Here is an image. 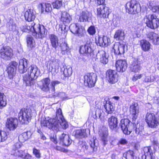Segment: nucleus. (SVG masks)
Here are the masks:
<instances>
[{
    "label": "nucleus",
    "mask_w": 159,
    "mask_h": 159,
    "mask_svg": "<svg viewBox=\"0 0 159 159\" xmlns=\"http://www.w3.org/2000/svg\"><path fill=\"white\" fill-rule=\"evenodd\" d=\"M144 75L145 77L144 81L145 82H152L155 80V78L153 75H149L147 73L145 74Z\"/></svg>",
    "instance_id": "09e8293b"
},
{
    "label": "nucleus",
    "mask_w": 159,
    "mask_h": 159,
    "mask_svg": "<svg viewBox=\"0 0 159 159\" xmlns=\"http://www.w3.org/2000/svg\"><path fill=\"white\" fill-rule=\"evenodd\" d=\"M125 8L126 12L130 14H135L141 10L140 4L136 0H131L128 2L126 4Z\"/></svg>",
    "instance_id": "20e7f679"
},
{
    "label": "nucleus",
    "mask_w": 159,
    "mask_h": 159,
    "mask_svg": "<svg viewBox=\"0 0 159 159\" xmlns=\"http://www.w3.org/2000/svg\"><path fill=\"white\" fill-rule=\"evenodd\" d=\"M96 56L98 59H100V61L103 64H106L108 62V57L106 55L105 52L103 50L99 51Z\"/></svg>",
    "instance_id": "bb28decb"
},
{
    "label": "nucleus",
    "mask_w": 159,
    "mask_h": 159,
    "mask_svg": "<svg viewBox=\"0 0 159 159\" xmlns=\"http://www.w3.org/2000/svg\"><path fill=\"white\" fill-rule=\"evenodd\" d=\"M130 112L132 123L134 124L139 113V107L137 103H134L130 106Z\"/></svg>",
    "instance_id": "ddd939ff"
},
{
    "label": "nucleus",
    "mask_w": 159,
    "mask_h": 159,
    "mask_svg": "<svg viewBox=\"0 0 159 159\" xmlns=\"http://www.w3.org/2000/svg\"><path fill=\"white\" fill-rule=\"evenodd\" d=\"M60 83V82L57 80L52 81L51 83V89L52 90L54 91H55V86L56 85Z\"/></svg>",
    "instance_id": "4d7b16f0"
},
{
    "label": "nucleus",
    "mask_w": 159,
    "mask_h": 159,
    "mask_svg": "<svg viewBox=\"0 0 159 159\" xmlns=\"http://www.w3.org/2000/svg\"><path fill=\"white\" fill-rule=\"evenodd\" d=\"M31 135V133L30 131L24 132L20 134L18 137L19 142H24L30 138Z\"/></svg>",
    "instance_id": "72a5a7b5"
},
{
    "label": "nucleus",
    "mask_w": 159,
    "mask_h": 159,
    "mask_svg": "<svg viewBox=\"0 0 159 159\" xmlns=\"http://www.w3.org/2000/svg\"><path fill=\"white\" fill-rule=\"evenodd\" d=\"M144 20L148 27L155 29L159 26V20L154 14L146 15L144 18Z\"/></svg>",
    "instance_id": "39448f33"
},
{
    "label": "nucleus",
    "mask_w": 159,
    "mask_h": 159,
    "mask_svg": "<svg viewBox=\"0 0 159 159\" xmlns=\"http://www.w3.org/2000/svg\"><path fill=\"white\" fill-rule=\"evenodd\" d=\"M92 43L90 40L87 41L86 44L80 47V52L81 54H89L93 51L92 48Z\"/></svg>",
    "instance_id": "6ab92c4d"
},
{
    "label": "nucleus",
    "mask_w": 159,
    "mask_h": 159,
    "mask_svg": "<svg viewBox=\"0 0 159 159\" xmlns=\"http://www.w3.org/2000/svg\"><path fill=\"white\" fill-rule=\"evenodd\" d=\"M22 158L25 159H30L31 158V156L28 153L25 154V155H24V156Z\"/></svg>",
    "instance_id": "69168bd1"
},
{
    "label": "nucleus",
    "mask_w": 159,
    "mask_h": 159,
    "mask_svg": "<svg viewBox=\"0 0 159 159\" xmlns=\"http://www.w3.org/2000/svg\"><path fill=\"white\" fill-rule=\"evenodd\" d=\"M32 117V111L30 109H22L18 113L19 120L22 124H27Z\"/></svg>",
    "instance_id": "423d86ee"
},
{
    "label": "nucleus",
    "mask_w": 159,
    "mask_h": 159,
    "mask_svg": "<svg viewBox=\"0 0 159 159\" xmlns=\"http://www.w3.org/2000/svg\"><path fill=\"white\" fill-rule=\"evenodd\" d=\"M143 76L142 74H136L134 75L132 80L133 81H136L138 79H140Z\"/></svg>",
    "instance_id": "680f3d73"
},
{
    "label": "nucleus",
    "mask_w": 159,
    "mask_h": 159,
    "mask_svg": "<svg viewBox=\"0 0 159 159\" xmlns=\"http://www.w3.org/2000/svg\"><path fill=\"white\" fill-rule=\"evenodd\" d=\"M106 112L108 114H111L114 110V108L112 103L110 102H107L104 106Z\"/></svg>",
    "instance_id": "ea45409f"
},
{
    "label": "nucleus",
    "mask_w": 159,
    "mask_h": 159,
    "mask_svg": "<svg viewBox=\"0 0 159 159\" xmlns=\"http://www.w3.org/2000/svg\"><path fill=\"white\" fill-rule=\"evenodd\" d=\"M7 138V133L4 131L0 130V142L4 141Z\"/></svg>",
    "instance_id": "3c124183"
},
{
    "label": "nucleus",
    "mask_w": 159,
    "mask_h": 159,
    "mask_svg": "<svg viewBox=\"0 0 159 159\" xmlns=\"http://www.w3.org/2000/svg\"><path fill=\"white\" fill-rule=\"evenodd\" d=\"M63 28L65 29L66 28L65 25H59L56 26V29L60 33H61L63 30Z\"/></svg>",
    "instance_id": "e2e57ef3"
},
{
    "label": "nucleus",
    "mask_w": 159,
    "mask_h": 159,
    "mask_svg": "<svg viewBox=\"0 0 159 159\" xmlns=\"http://www.w3.org/2000/svg\"><path fill=\"white\" fill-rule=\"evenodd\" d=\"M152 10L154 12H158L159 13V5L154 6Z\"/></svg>",
    "instance_id": "0e129e2a"
},
{
    "label": "nucleus",
    "mask_w": 159,
    "mask_h": 159,
    "mask_svg": "<svg viewBox=\"0 0 159 159\" xmlns=\"http://www.w3.org/2000/svg\"><path fill=\"white\" fill-rule=\"evenodd\" d=\"M97 106H96L95 109V117L94 118L95 119H97L98 118L101 119L102 111L99 108H97Z\"/></svg>",
    "instance_id": "864d4df0"
},
{
    "label": "nucleus",
    "mask_w": 159,
    "mask_h": 159,
    "mask_svg": "<svg viewBox=\"0 0 159 159\" xmlns=\"http://www.w3.org/2000/svg\"><path fill=\"white\" fill-rule=\"evenodd\" d=\"M21 142H18L16 143L13 146L12 150H17L16 149L19 148H20L22 145Z\"/></svg>",
    "instance_id": "13d9d810"
},
{
    "label": "nucleus",
    "mask_w": 159,
    "mask_h": 159,
    "mask_svg": "<svg viewBox=\"0 0 159 159\" xmlns=\"http://www.w3.org/2000/svg\"><path fill=\"white\" fill-rule=\"evenodd\" d=\"M28 67V61L25 58L20 59L19 61V70L20 73H24L27 70L28 75L36 79L40 74V70L36 66L32 65Z\"/></svg>",
    "instance_id": "7ed1b4c3"
},
{
    "label": "nucleus",
    "mask_w": 159,
    "mask_h": 159,
    "mask_svg": "<svg viewBox=\"0 0 159 159\" xmlns=\"http://www.w3.org/2000/svg\"><path fill=\"white\" fill-rule=\"evenodd\" d=\"M62 1L56 0L52 3L53 7L54 8L58 9L62 6Z\"/></svg>",
    "instance_id": "8fccbe9b"
},
{
    "label": "nucleus",
    "mask_w": 159,
    "mask_h": 159,
    "mask_svg": "<svg viewBox=\"0 0 159 159\" xmlns=\"http://www.w3.org/2000/svg\"><path fill=\"white\" fill-rule=\"evenodd\" d=\"M40 5L42 8V12H48L52 10L51 4L50 3H41Z\"/></svg>",
    "instance_id": "4c0bfd02"
},
{
    "label": "nucleus",
    "mask_w": 159,
    "mask_h": 159,
    "mask_svg": "<svg viewBox=\"0 0 159 159\" xmlns=\"http://www.w3.org/2000/svg\"><path fill=\"white\" fill-rule=\"evenodd\" d=\"M24 151L22 150H12L11 154L16 157H20L22 158L25 155Z\"/></svg>",
    "instance_id": "de8ad7c7"
},
{
    "label": "nucleus",
    "mask_w": 159,
    "mask_h": 159,
    "mask_svg": "<svg viewBox=\"0 0 159 159\" xmlns=\"http://www.w3.org/2000/svg\"><path fill=\"white\" fill-rule=\"evenodd\" d=\"M125 37L124 31L122 30H117L115 33L114 38L118 40H123Z\"/></svg>",
    "instance_id": "f704fd0d"
},
{
    "label": "nucleus",
    "mask_w": 159,
    "mask_h": 159,
    "mask_svg": "<svg viewBox=\"0 0 159 159\" xmlns=\"http://www.w3.org/2000/svg\"><path fill=\"white\" fill-rule=\"evenodd\" d=\"M116 66L117 70L120 72H123L125 71L127 67L126 60H119L116 61Z\"/></svg>",
    "instance_id": "412c9836"
},
{
    "label": "nucleus",
    "mask_w": 159,
    "mask_h": 159,
    "mask_svg": "<svg viewBox=\"0 0 159 159\" xmlns=\"http://www.w3.org/2000/svg\"><path fill=\"white\" fill-rule=\"evenodd\" d=\"M60 20L64 24H69L72 20V18L67 12L64 11L61 13Z\"/></svg>",
    "instance_id": "cd10ccee"
},
{
    "label": "nucleus",
    "mask_w": 159,
    "mask_h": 159,
    "mask_svg": "<svg viewBox=\"0 0 159 159\" xmlns=\"http://www.w3.org/2000/svg\"><path fill=\"white\" fill-rule=\"evenodd\" d=\"M140 46L143 51L148 52L151 49V45L148 41L143 39L140 41Z\"/></svg>",
    "instance_id": "473e14b6"
},
{
    "label": "nucleus",
    "mask_w": 159,
    "mask_h": 159,
    "mask_svg": "<svg viewBox=\"0 0 159 159\" xmlns=\"http://www.w3.org/2000/svg\"><path fill=\"white\" fill-rule=\"evenodd\" d=\"M59 139L62 145L67 146H69L72 142V140L70 139L69 135L64 133L60 136Z\"/></svg>",
    "instance_id": "a878e982"
},
{
    "label": "nucleus",
    "mask_w": 159,
    "mask_h": 159,
    "mask_svg": "<svg viewBox=\"0 0 159 159\" xmlns=\"http://www.w3.org/2000/svg\"><path fill=\"white\" fill-rule=\"evenodd\" d=\"M145 120L150 127L155 128L159 124L158 118L152 113H148L146 116Z\"/></svg>",
    "instance_id": "6e6552de"
},
{
    "label": "nucleus",
    "mask_w": 159,
    "mask_h": 159,
    "mask_svg": "<svg viewBox=\"0 0 159 159\" xmlns=\"http://www.w3.org/2000/svg\"><path fill=\"white\" fill-rule=\"evenodd\" d=\"M60 61L55 59L52 61L50 63V66L52 68L51 72L52 74H56L59 71Z\"/></svg>",
    "instance_id": "c85d7f7f"
},
{
    "label": "nucleus",
    "mask_w": 159,
    "mask_h": 159,
    "mask_svg": "<svg viewBox=\"0 0 159 159\" xmlns=\"http://www.w3.org/2000/svg\"><path fill=\"white\" fill-rule=\"evenodd\" d=\"M7 27L10 30L15 31L16 30V25L12 20H10L7 24Z\"/></svg>",
    "instance_id": "a18cd8bd"
},
{
    "label": "nucleus",
    "mask_w": 159,
    "mask_h": 159,
    "mask_svg": "<svg viewBox=\"0 0 159 159\" xmlns=\"http://www.w3.org/2000/svg\"><path fill=\"white\" fill-rule=\"evenodd\" d=\"M107 121L108 125L111 129L115 130L117 129L118 121L116 117L111 116L108 118Z\"/></svg>",
    "instance_id": "5701e85b"
},
{
    "label": "nucleus",
    "mask_w": 159,
    "mask_h": 159,
    "mask_svg": "<svg viewBox=\"0 0 159 159\" xmlns=\"http://www.w3.org/2000/svg\"><path fill=\"white\" fill-rule=\"evenodd\" d=\"M56 117L55 118L48 117L42 120L41 122L42 126H46L49 129L57 131L60 127L66 129L68 127V125L63 118L62 111L60 108L57 109Z\"/></svg>",
    "instance_id": "f257e3e1"
},
{
    "label": "nucleus",
    "mask_w": 159,
    "mask_h": 159,
    "mask_svg": "<svg viewBox=\"0 0 159 159\" xmlns=\"http://www.w3.org/2000/svg\"><path fill=\"white\" fill-rule=\"evenodd\" d=\"M129 124L130 121L127 119H122L120 120L119 127L125 134H129L132 131L131 128L133 126L129 125Z\"/></svg>",
    "instance_id": "9d476101"
},
{
    "label": "nucleus",
    "mask_w": 159,
    "mask_h": 159,
    "mask_svg": "<svg viewBox=\"0 0 159 159\" xmlns=\"http://www.w3.org/2000/svg\"><path fill=\"white\" fill-rule=\"evenodd\" d=\"M36 79L28 75H24L23 77V81L27 86H31L34 85L35 83V80Z\"/></svg>",
    "instance_id": "2f4dec72"
},
{
    "label": "nucleus",
    "mask_w": 159,
    "mask_h": 159,
    "mask_svg": "<svg viewBox=\"0 0 159 159\" xmlns=\"http://www.w3.org/2000/svg\"><path fill=\"white\" fill-rule=\"evenodd\" d=\"M88 33L90 35H93L95 34L96 30L95 27L93 26H90L88 30Z\"/></svg>",
    "instance_id": "6e6d98bb"
},
{
    "label": "nucleus",
    "mask_w": 159,
    "mask_h": 159,
    "mask_svg": "<svg viewBox=\"0 0 159 159\" xmlns=\"http://www.w3.org/2000/svg\"><path fill=\"white\" fill-rule=\"evenodd\" d=\"M50 81V79L48 78L43 79L41 80L42 84L41 88L42 90L45 92H48L49 91Z\"/></svg>",
    "instance_id": "c756f323"
},
{
    "label": "nucleus",
    "mask_w": 159,
    "mask_h": 159,
    "mask_svg": "<svg viewBox=\"0 0 159 159\" xmlns=\"http://www.w3.org/2000/svg\"><path fill=\"white\" fill-rule=\"evenodd\" d=\"M72 72V68L70 66H68L64 68L63 74L64 76L68 77L71 75Z\"/></svg>",
    "instance_id": "79ce46f5"
},
{
    "label": "nucleus",
    "mask_w": 159,
    "mask_h": 159,
    "mask_svg": "<svg viewBox=\"0 0 159 159\" xmlns=\"http://www.w3.org/2000/svg\"><path fill=\"white\" fill-rule=\"evenodd\" d=\"M109 13V8L104 5H102L97 9V15L99 18H108Z\"/></svg>",
    "instance_id": "f3484780"
},
{
    "label": "nucleus",
    "mask_w": 159,
    "mask_h": 159,
    "mask_svg": "<svg viewBox=\"0 0 159 159\" xmlns=\"http://www.w3.org/2000/svg\"><path fill=\"white\" fill-rule=\"evenodd\" d=\"M20 28L24 32L31 31L32 35L37 39L43 38L46 36L47 34V30L43 25L34 23H32L30 25H22Z\"/></svg>",
    "instance_id": "f03ea898"
},
{
    "label": "nucleus",
    "mask_w": 159,
    "mask_h": 159,
    "mask_svg": "<svg viewBox=\"0 0 159 159\" xmlns=\"http://www.w3.org/2000/svg\"><path fill=\"white\" fill-rule=\"evenodd\" d=\"M7 104L5 96L2 93H0V107H5Z\"/></svg>",
    "instance_id": "49530a36"
},
{
    "label": "nucleus",
    "mask_w": 159,
    "mask_h": 159,
    "mask_svg": "<svg viewBox=\"0 0 159 159\" xmlns=\"http://www.w3.org/2000/svg\"><path fill=\"white\" fill-rule=\"evenodd\" d=\"M152 143L153 145L156 146L158 147L159 146V143H158L157 141L156 140H152Z\"/></svg>",
    "instance_id": "338daca9"
},
{
    "label": "nucleus",
    "mask_w": 159,
    "mask_h": 159,
    "mask_svg": "<svg viewBox=\"0 0 159 159\" xmlns=\"http://www.w3.org/2000/svg\"><path fill=\"white\" fill-rule=\"evenodd\" d=\"M96 43L98 46L101 47H106L108 45V37L105 36L102 37L98 36L96 38Z\"/></svg>",
    "instance_id": "4be33fe9"
},
{
    "label": "nucleus",
    "mask_w": 159,
    "mask_h": 159,
    "mask_svg": "<svg viewBox=\"0 0 159 159\" xmlns=\"http://www.w3.org/2000/svg\"><path fill=\"white\" fill-rule=\"evenodd\" d=\"M35 11L33 9H30L27 10L25 13V19L28 21H31L34 20L36 17Z\"/></svg>",
    "instance_id": "b1692460"
},
{
    "label": "nucleus",
    "mask_w": 159,
    "mask_h": 159,
    "mask_svg": "<svg viewBox=\"0 0 159 159\" xmlns=\"http://www.w3.org/2000/svg\"><path fill=\"white\" fill-rule=\"evenodd\" d=\"M118 77L117 73L115 70H109L106 72V78L110 83L113 84L117 82Z\"/></svg>",
    "instance_id": "4468645a"
},
{
    "label": "nucleus",
    "mask_w": 159,
    "mask_h": 159,
    "mask_svg": "<svg viewBox=\"0 0 159 159\" xmlns=\"http://www.w3.org/2000/svg\"><path fill=\"white\" fill-rule=\"evenodd\" d=\"M61 53L62 54H67L70 51V48L68 44L66 42H64L61 45Z\"/></svg>",
    "instance_id": "58836bf2"
},
{
    "label": "nucleus",
    "mask_w": 159,
    "mask_h": 159,
    "mask_svg": "<svg viewBox=\"0 0 159 159\" xmlns=\"http://www.w3.org/2000/svg\"><path fill=\"white\" fill-rule=\"evenodd\" d=\"M49 39L52 47L55 49H56L59 44L57 37L54 34H50L49 35Z\"/></svg>",
    "instance_id": "7c9ffc66"
},
{
    "label": "nucleus",
    "mask_w": 159,
    "mask_h": 159,
    "mask_svg": "<svg viewBox=\"0 0 159 159\" xmlns=\"http://www.w3.org/2000/svg\"><path fill=\"white\" fill-rule=\"evenodd\" d=\"M97 75L96 74L90 73L87 74L84 76V82L87 83L90 87H93L97 81Z\"/></svg>",
    "instance_id": "2eb2a0df"
},
{
    "label": "nucleus",
    "mask_w": 159,
    "mask_h": 159,
    "mask_svg": "<svg viewBox=\"0 0 159 159\" xmlns=\"http://www.w3.org/2000/svg\"><path fill=\"white\" fill-rule=\"evenodd\" d=\"M75 137L77 138H82L84 137L86 135V130L85 129H78L74 132Z\"/></svg>",
    "instance_id": "e433bc0d"
},
{
    "label": "nucleus",
    "mask_w": 159,
    "mask_h": 159,
    "mask_svg": "<svg viewBox=\"0 0 159 159\" xmlns=\"http://www.w3.org/2000/svg\"><path fill=\"white\" fill-rule=\"evenodd\" d=\"M26 40L27 47L30 49H31L35 47V43L34 39L31 36H27Z\"/></svg>",
    "instance_id": "c9c22d12"
},
{
    "label": "nucleus",
    "mask_w": 159,
    "mask_h": 159,
    "mask_svg": "<svg viewBox=\"0 0 159 159\" xmlns=\"http://www.w3.org/2000/svg\"><path fill=\"white\" fill-rule=\"evenodd\" d=\"M143 129L142 126H141L140 125H137L135 129V132L136 134L138 135L141 134Z\"/></svg>",
    "instance_id": "5fc2aeb1"
},
{
    "label": "nucleus",
    "mask_w": 159,
    "mask_h": 159,
    "mask_svg": "<svg viewBox=\"0 0 159 159\" xmlns=\"http://www.w3.org/2000/svg\"><path fill=\"white\" fill-rule=\"evenodd\" d=\"M18 125V121L16 118H10L7 119L6 126L10 130L16 129Z\"/></svg>",
    "instance_id": "aec40b11"
},
{
    "label": "nucleus",
    "mask_w": 159,
    "mask_h": 159,
    "mask_svg": "<svg viewBox=\"0 0 159 159\" xmlns=\"http://www.w3.org/2000/svg\"><path fill=\"white\" fill-rule=\"evenodd\" d=\"M130 68L131 70L132 71H138L140 69V66L139 65L138 62L137 61H134L130 65Z\"/></svg>",
    "instance_id": "a19ab883"
},
{
    "label": "nucleus",
    "mask_w": 159,
    "mask_h": 159,
    "mask_svg": "<svg viewBox=\"0 0 159 159\" xmlns=\"http://www.w3.org/2000/svg\"><path fill=\"white\" fill-rule=\"evenodd\" d=\"M128 142L126 139L122 138L119 141L117 145L118 146H119L120 144L124 145L126 144Z\"/></svg>",
    "instance_id": "bf43d9fd"
},
{
    "label": "nucleus",
    "mask_w": 159,
    "mask_h": 159,
    "mask_svg": "<svg viewBox=\"0 0 159 159\" xmlns=\"http://www.w3.org/2000/svg\"><path fill=\"white\" fill-rule=\"evenodd\" d=\"M107 135V133L106 132H105L103 133L101 137L102 141L104 146L107 144L108 142Z\"/></svg>",
    "instance_id": "603ef678"
},
{
    "label": "nucleus",
    "mask_w": 159,
    "mask_h": 159,
    "mask_svg": "<svg viewBox=\"0 0 159 159\" xmlns=\"http://www.w3.org/2000/svg\"><path fill=\"white\" fill-rule=\"evenodd\" d=\"M0 54L1 58L9 60L13 56V50L9 46H3L0 49Z\"/></svg>",
    "instance_id": "9b49d317"
},
{
    "label": "nucleus",
    "mask_w": 159,
    "mask_h": 159,
    "mask_svg": "<svg viewBox=\"0 0 159 159\" xmlns=\"http://www.w3.org/2000/svg\"><path fill=\"white\" fill-rule=\"evenodd\" d=\"M89 13L87 12L83 11L80 14L79 19L80 22H86L88 20L89 18Z\"/></svg>",
    "instance_id": "37998d69"
},
{
    "label": "nucleus",
    "mask_w": 159,
    "mask_h": 159,
    "mask_svg": "<svg viewBox=\"0 0 159 159\" xmlns=\"http://www.w3.org/2000/svg\"><path fill=\"white\" fill-rule=\"evenodd\" d=\"M51 140L55 144H57V139L55 138V137H53L51 138Z\"/></svg>",
    "instance_id": "774afa93"
},
{
    "label": "nucleus",
    "mask_w": 159,
    "mask_h": 159,
    "mask_svg": "<svg viewBox=\"0 0 159 159\" xmlns=\"http://www.w3.org/2000/svg\"><path fill=\"white\" fill-rule=\"evenodd\" d=\"M70 31L76 35L81 38L84 37L86 32L84 27L77 23L72 24L70 26Z\"/></svg>",
    "instance_id": "0eeeda50"
},
{
    "label": "nucleus",
    "mask_w": 159,
    "mask_h": 159,
    "mask_svg": "<svg viewBox=\"0 0 159 159\" xmlns=\"http://www.w3.org/2000/svg\"><path fill=\"white\" fill-rule=\"evenodd\" d=\"M97 141L96 138L93 137L90 142V148H89L87 144L85 142H83L81 145L82 150L84 152H88L89 153L96 151L97 150V147L96 145V143Z\"/></svg>",
    "instance_id": "1a4fd4ad"
},
{
    "label": "nucleus",
    "mask_w": 159,
    "mask_h": 159,
    "mask_svg": "<svg viewBox=\"0 0 159 159\" xmlns=\"http://www.w3.org/2000/svg\"><path fill=\"white\" fill-rule=\"evenodd\" d=\"M134 152L133 151L129 150L123 154V157L125 159H134Z\"/></svg>",
    "instance_id": "c03bdc74"
},
{
    "label": "nucleus",
    "mask_w": 159,
    "mask_h": 159,
    "mask_svg": "<svg viewBox=\"0 0 159 159\" xmlns=\"http://www.w3.org/2000/svg\"><path fill=\"white\" fill-rule=\"evenodd\" d=\"M144 155L142 156V159H154L155 151L152 150L150 147L144 148L143 149Z\"/></svg>",
    "instance_id": "a211bd4d"
},
{
    "label": "nucleus",
    "mask_w": 159,
    "mask_h": 159,
    "mask_svg": "<svg viewBox=\"0 0 159 159\" xmlns=\"http://www.w3.org/2000/svg\"><path fill=\"white\" fill-rule=\"evenodd\" d=\"M147 38L152 43L155 45L159 44V35L153 32H150L147 34Z\"/></svg>",
    "instance_id": "393cba45"
},
{
    "label": "nucleus",
    "mask_w": 159,
    "mask_h": 159,
    "mask_svg": "<svg viewBox=\"0 0 159 159\" xmlns=\"http://www.w3.org/2000/svg\"><path fill=\"white\" fill-rule=\"evenodd\" d=\"M33 153L37 157L40 158V154L39 150L34 148L33 149Z\"/></svg>",
    "instance_id": "052dcab7"
},
{
    "label": "nucleus",
    "mask_w": 159,
    "mask_h": 159,
    "mask_svg": "<svg viewBox=\"0 0 159 159\" xmlns=\"http://www.w3.org/2000/svg\"><path fill=\"white\" fill-rule=\"evenodd\" d=\"M17 66L18 63L15 61H11L7 65L6 71L10 79H12L16 75Z\"/></svg>",
    "instance_id": "f8f14e48"
},
{
    "label": "nucleus",
    "mask_w": 159,
    "mask_h": 159,
    "mask_svg": "<svg viewBox=\"0 0 159 159\" xmlns=\"http://www.w3.org/2000/svg\"><path fill=\"white\" fill-rule=\"evenodd\" d=\"M114 53L116 55L123 54L127 50V46L125 44L116 43L114 45Z\"/></svg>",
    "instance_id": "dca6fc26"
}]
</instances>
